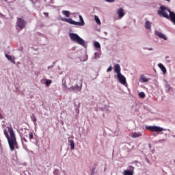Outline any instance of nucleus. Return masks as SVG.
Listing matches in <instances>:
<instances>
[{
  "instance_id": "nucleus-1",
  "label": "nucleus",
  "mask_w": 175,
  "mask_h": 175,
  "mask_svg": "<svg viewBox=\"0 0 175 175\" xmlns=\"http://www.w3.org/2000/svg\"><path fill=\"white\" fill-rule=\"evenodd\" d=\"M8 129L10 133V136L9 133H8V130L6 129L3 130V133L8 142L10 150L14 151V147L17 146V139L16 138V134L14 133V130H13L12 127H8Z\"/></svg>"
},
{
  "instance_id": "nucleus-2",
  "label": "nucleus",
  "mask_w": 175,
  "mask_h": 175,
  "mask_svg": "<svg viewBox=\"0 0 175 175\" xmlns=\"http://www.w3.org/2000/svg\"><path fill=\"white\" fill-rule=\"evenodd\" d=\"M79 20L80 22H76L73 21L72 18H62L61 21H64L65 23H68V24H71L72 25H78L79 27H83L85 25V23H84V19H83V16L79 15Z\"/></svg>"
},
{
  "instance_id": "nucleus-3",
  "label": "nucleus",
  "mask_w": 175,
  "mask_h": 175,
  "mask_svg": "<svg viewBox=\"0 0 175 175\" xmlns=\"http://www.w3.org/2000/svg\"><path fill=\"white\" fill-rule=\"evenodd\" d=\"M70 38L72 42H75V43H77L78 44H80L81 46H84L85 44V42H84V40L83 38H80L77 33H69Z\"/></svg>"
},
{
  "instance_id": "nucleus-4",
  "label": "nucleus",
  "mask_w": 175,
  "mask_h": 175,
  "mask_svg": "<svg viewBox=\"0 0 175 175\" xmlns=\"http://www.w3.org/2000/svg\"><path fill=\"white\" fill-rule=\"evenodd\" d=\"M165 10L166 8L163 5H161L160 7V10L158 11L159 16H161V17H165V18H170V15L169 16V14H167V12H166Z\"/></svg>"
},
{
  "instance_id": "nucleus-5",
  "label": "nucleus",
  "mask_w": 175,
  "mask_h": 175,
  "mask_svg": "<svg viewBox=\"0 0 175 175\" xmlns=\"http://www.w3.org/2000/svg\"><path fill=\"white\" fill-rule=\"evenodd\" d=\"M27 25V22L23 18H18L16 21V27L20 29H24Z\"/></svg>"
},
{
  "instance_id": "nucleus-6",
  "label": "nucleus",
  "mask_w": 175,
  "mask_h": 175,
  "mask_svg": "<svg viewBox=\"0 0 175 175\" xmlns=\"http://www.w3.org/2000/svg\"><path fill=\"white\" fill-rule=\"evenodd\" d=\"M146 129L150 132H163V128L157 126H146Z\"/></svg>"
},
{
  "instance_id": "nucleus-7",
  "label": "nucleus",
  "mask_w": 175,
  "mask_h": 175,
  "mask_svg": "<svg viewBox=\"0 0 175 175\" xmlns=\"http://www.w3.org/2000/svg\"><path fill=\"white\" fill-rule=\"evenodd\" d=\"M117 77L121 84H123V85H125L126 84V79L122 74H118L117 75Z\"/></svg>"
},
{
  "instance_id": "nucleus-8",
  "label": "nucleus",
  "mask_w": 175,
  "mask_h": 175,
  "mask_svg": "<svg viewBox=\"0 0 175 175\" xmlns=\"http://www.w3.org/2000/svg\"><path fill=\"white\" fill-rule=\"evenodd\" d=\"M134 170H135V167L129 166V170H124L123 172V174L124 175H133Z\"/></svg>"
},
{
  "instance_id": "nucleus-9",
  "label": "nucleus",
  "mask_w": 175,
  "mask_h": 175,
  "mask_svg": "<svg viewBox=\"0 0 175 175\" xmlns=\"http://www.w3.org/2000/svg\"><path fill=\"white\" fill-rule=\"evenodd\" d=\"M154 35L156 36H158V38H159L160 39H163V40H167V38L166 37V36H165V34L162 33L160 31H155Z\"/></svg>"
},
{
  "instance_id": "nucleus-10",
  "label": "nucleus",
  "mask_w": 175,
  "mask_h": 175,
  "mask_svg": "<svg viewBox=\"0 0 175 175\" xmlns=\"http://www.w3.org/2000/svg\"><path fill=\"white\" fill-rule=\"evenodd\" d=\"M24 135L26 137H28L29 136V140H32V139H33V133L30 132L28 129H25Z\"/></svg>"
},
{
  "instance_id": "nucleus-11",
  "label": "nucleus",
  "mask_w": 175,
  "mask_h": 175,
  "mask_svg": "<svg viewBox=\"0 0 175 175\" xmlns=\"http://www.w3.org/2000/svg\"><path fill=\"white\" fill-rule=\"evenodd\" d=\"M117 14L118 15L119 18H122L125 16V12L122 8H119L117 10Z\"/></svg>"
},
{
  "instance_id": "nucleus-12",
  "label": "nucleus",
  "mask_w": 175,
  "mask_h": 175,
  "mask_svg": "<svg viewBox=\"0 0 175 175\" xmlns=\"http://www.w3.org/2000/svg\"><path fill=\"white\" fill-rule=\"evenodd\" d=\"M69 91H74V92H79V91H81V88L79 87L78 85H77L76 86H72L71 88H70Z\"/></svg>"
},
{
  "instance_id": "nucleus-13",
  "label": "nucleus",
  "mask_w": 175,
  "mask_h": 175,
  "mask_svg": "<svg viewBox=\"0 0 175 175\" xmlns=\"http://www.w3.org/2000/svg\"><path fill=\"white\" fill-rule=\"evenodd\" d=\"M114 68V71L117 73V75H121V67L120 66V64H116Z\"/></svg>"
},
{
  "instance_id": "nucleus-14",
  "label": "nucleus",
  "mask_w": 175,
  "mask_h": 175,
  "mask_svg": "<svg viewBox=\"0 0 175 175\" xmlns=\"http://www.w3.org/2000/svg\"><path fill=\"white\" fill-rule=\"evenodd\" d=\"M73 139V137H68V143L70 144L71 150H75V141H73V139Z\"/></svg>"
},
{
  "instance_id": "nucleus-15",
  "label": "nucleus",
  "mask_w": 175,
  "mask_h": 175,
  "mask_svg": "<svg viewBox=\"0 0 175 175\" xmlns=\"http://www.w3.org/2000/svg\"><path fill=\"white\" fill-rule=\"evenodd\" d=\"M150 80V79L146 77L144 75H141L140 77V79L139 81H141V83H147V81H148Z\"/></svg>"
},
{
  "instance_id": "nucleus-16",
  "label": "nucleus",
  "mask_w": 175,
  "mask_h": 175,
  "mask_svg": "<svg viewBox=\"0 0 175 175\" xmlns=\"http://www.w3.org/2000/svg\"><path fill=\"white\" fill-rule=\"evenodd\" d=\"M131 136L133 139H135L136 137H140V136H142V133H140V132H138V133L134 132V133H132Z\"/></svg>"
},
{
  "instance_id": "nucleus-17",
  "label": "nucleus",
  "mask_w": 175,
  "mask_h": 175,
  "mask_svg": "<svg viewBox=\"0 0 175 175\" xmlns=\"http://www.w3.org/2000/svg\"><path fill=\"white\" fill-rule=\"evenodd\" d=\"M62 13L64 16H65V17H68V18L70 17V12L68 10H63Z\"/></svg>"
},
{
  "instance_id": "nucleus-18",
  "label": "nucleus",
  "mask_w": 175,
  "mask_h": 175,
  "mask_svg": "<svg viewBox=\"0 0 175 175\" xmlns=\"http://www.w3.org/2000/svg\"><path fill=\"white\" fill-rule=\"evenodd\" d=\"M5 57L8 59L9 61H11L12 64H16V61H14V57H12L11 55H5Z\"/></svg>"
},
{
  "instance_id": "nucleus-19",
  "label": "nucleus",
  "mask_w": 175,
  "mask_h": 175,
  "mask_svg": "<svg viewBox=\"0 0 175 175\" xmlns=\"http://www.w3.org/2000/svg\"><path fill=\"white\" fill-rule=\"evenodd\" d=\"M159 68L162 70L163 73H166V68L162 64H159Z\"/></svg>"
},
{
  "instance_id": "nucleus-20",
  "label": "nucleus",
  "mask_w": 175,
  "mask_h": 175,
  "mask_svg": "<svg viewBox=\"0 0 175 175\" xmlns=\"http://www.w3.org/2000/svg\"><path fill=\"white\" fill-rule=\"evenodd\" d=\"M146 29H151V23L150 21H146L145 23Z\"/></svg>"
},
{
  "instance_id": "nucleus-21",
  "label": "nucleus",
  "mask_w": 175,
  "mask_h": 175,
  "mask_svg": "<svg viewBox=\"0 0 175 175\" xmlns=\"http://www.w3.org/2000/svg\"><path fill=\"white\" fill-rule=\"evenodd\" d=\"M53 83V81L51 79H46L45 85L46 87H50V84Z\"/></svg>"
},
{
  "instance_id": "nucleus-22",
  "label": "nucleus",
  "mask_w": 175,
  "mask_h": 175,
  "mask_svg": "<svg viewBox=\"0 0 175 175\" xmlns=\"http://www.w3.org/2000/svg\"><path fill=\"white\" fill-rule=\"evenodd\" d=\"M31 120L33 121V124L36 125V117L33 114L31 116Z\"/></svg>"
},
{
  "instance_id": "nucleus-23",
  "label": "nucleus",
  "mask_w": 175,
  "mask_h": 175,
  "mask_svg": "<svg viewBox=\"0 0 175 175\" xmlns=\"http://www.w3.org/2000/svg\"><path fill=\"white\" fill-rule=\"evenodd\" d=\"M94 20H95L96 23H97V24H98V25H100V20L99 19V18L98 16H95Z\"/></svg>"
},
{
  "instance_id": "nucleus-24",
  "label": "nucleus",
  "mask_w": 175,
  "mask_h": 175,
  "mask_svg": "<svg viewBox=\"0 0 175 175\" xmlns=\"http://www.w3.org/2000/svg\"><path fill=\"white\" fill-rule=\"evenodd\" d=\"M94 47L96 49H100V44H99L98 42H94Z\"/></svg>"
},
{
  "instance_id": "nucleus-25",
  "label": "nucleus",
  "mask_w": 175,
  "mask_h": 175,
  "mask_svg": "<svg viewBox=\"0 0 175 175\" xmlns=\"http://www.w3.org/2000/svg\"><path fill=\"white\" fill-rule=\"evenodd\" d=\"M139 98H146V94H144V92H141L139 93Z\"/></svg>"
},
{
  "instance_id": "nucleus-26",
  "label": "nucleus",
  "mask_w": 175,
  "mask_h": 175,
  "mask_svg": "<svg viewBox=\"0 0 175 175\" xmlns=\"http://www.w3.org/2000/svg\"><path fill=\"white\" fill-rule=\"evenodd\" d=\"M62 87L65 90V88H67L68 86L66 85V81H62Z\"/></svg>"
},
{
  "instance_id": "nucleus-27",
  "label": "nucleus",
  "mask_w": 175,
  "mask_h": 175,
  "mask_svg": "<svg viewBox=\"0 0 175 175\" xmlns=\"http://www.w3.org/2000/svg\"><path fill=\"white\" fill-rule=\"evenodd\" d=\"M53 174H55V175H59V170L55 169L53 171Z\"/></svg>"
},
{
  "instance_id": "nucleus-28",
  "label": "nucleus",
  "mask_w": 175,
  "mask_h": 175,
  "mask_svg": "<svg viewBox=\"0 0 175 175\" xmlns=\"http://www.w3.org/2000/svg\"><path fill=\"white\" fill-rule=\"evenodd\" d=\"M22 142H25V143H28V140L25 137H21Z\"/></svg>"
},
{
  "instance_id": "nucleus-29",
  "label": "nucleus",
  "mask_w": 175,
  "mask_h": 175,
  "mask_svg": "<svg viewBox=\"0 0 175 175\" xmlns=\"http://www.w3.org/2000/svg\"><path fill=\"white\" fill-rule=\"evenodd\" d=\"M95 58H99L100 57V55L98 53H94Z\"/></svg>"
},
{
  "instance_id": "nucleus-30",
  "label": "nucleus",
  "mask_w": 175,
  "mask_h": 175,
  "mask_svg": "<svg viewBox=\"0 0 175 175\" xmlns=\"http://www.w3.org/2000/svg\"><path fill=\"white\" fill-rule=\"evenodd\" d=\"M111 70H113V67H111V66H110L107 70V72H111Z\"/></svg>"
},
{
  "instance_id": "nucleus-31",
  "label": "nucleus",
  "mask_w": 175,
  "mask_h": 175,
  "mask_svg": "<svg viewBox=\"0 0 175 175\" xmlns=\"http://www.w3.org/2000/svg\"><path fill=\"white\" fill-rule=\"evenodd\" d=\"M106 2H114V0H105Z\"/></svg>"
},
{
  "instance_id": "nucleus-32",
  "label": "nucleus",
  "mask_w": 175,
  "mask_h": 175,
  "mask_svg": "<svg viewBox=\"0 0 175 175\" xmlns=\"http://www.w3.org/2000/svg\"><path fill=\"white\" fill-rule=\"evenodd\" d=\"M44 14L45 16H49V13H47V12H44Z\"/></svg>"
},
{
  "instance_id": "nucleus-33",
  "label": "nucleus",
  "mask_w": 175,
  "mask_h": 175,
  "mask_svg": "<svg viewBox=\"0 0 175 175\" xmlns=\"http://www.w3.org/2000/svg\"><path fill=\"white\" fill-rule=\"evenodd\" d=\"M167 2H170V0H167Z\"/></svg>"
}]
</instances>
